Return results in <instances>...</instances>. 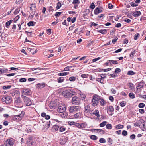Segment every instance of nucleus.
Wrapping results in <instances>:
<instances>
[{
	"label": "nucleus",
	"mask_w": 146,
	"mask_h": 146,
	"mask_svg": "<svg viewBox=\"0 0 146 146\" xmlns=\"http://www.w3.org/2000/svg\"><path fill=\"white\" fill-rule=\"evenodd\" d=\"M134 74V72L133 71H129L127 73V74L128 75H133Z\"/></svg>",
	"instance_id": "55"
},
{
	"label": "nucleus",
	"mask_w": 146,
	"mask_h": 146,
	"mask_svg": "<svg viewBox=\"0 0 146 146\" xmlns=\"http://www.w3.org/2000/svg\"><path fill=\"white\" fill-rule=\"evenodd\" d=\"M30 8L31 10H32L34 12L35 10L36 5L35 4H32L30 6Z\"/></svg>",
	"instance_id": "17"
},
{
	"label": "nucleus",
	"mask_w": 146,
	"mask_h": 146,
	"mask_svg": "<svg viewBox=\"0 0 146 146\" xmlns=\"http://www.w3.org/2000/svg\"><path fill=\"white\" fill-rule=\"evenodd\" d=\"M59 127V126L57 125H54L52 127V129L54 131H56L58 130Z\"/></svg>",
	"instance_id": "30"
},
{
	"label": "nucleus",
	"mask_w": 146,
	"mask_h": 146,
	"mask_svg": "<svg viewBox=\"0 0 146 146\" xmlns=\"http://www.w3.org/2000/svg\"><path fill=\"white\" fill-rule=\"evenodd\" d=\"M96 80L102 84H104V81L100 77L96 78Z\"/></svg>",
	"instance_id": "26"
},
{
	"label": "nucleus",
	"mask_w": 146,
	"mask_h": 146,
	"mask_svg": "<svg viewBox=\"0 0 146 146\" xmlns=\"http://www.w3.org/2000/svg\"><path fill=\"white\" fill-rule=\"evenodd\" d=\"M15 103L17 105H20L22 104V101L20 97H19L15 98Z\"/></svg>",
	"instance_id": "9"
},
{
	"label": "nucleus",
	"mask_w": 146,
	"mask_h": 146,
	"mask_svg": "<svg viewBox=\"0 0 146 146\" xmlns=\"http://www.w3.org/2000/svg\"><path fill=\"white\" fill-rule=\"evenodd\" d=\"M92 113L94 115L97 116L98 118H99L100 117L99 112L98 110H96L93 112Z\"/></svg>",
	"instance_id": "19"
},
{
	"label": "nucleus",
	"mask_w": 146,
	"mask_h": 146,
	"mask_svg": "<svg viewBox=\"0 0 146 146\" xmlns=\"http://www.w3.org/2000/svg\"><path fill=\"white\" fill-rule=\"evenodd\" d=\"M75 94V92L73 90H68L64 91L62 92V95L65 98H69Z\"/></svg>",
	"instance_id": "2"
},
{
	"label": "nucleus",
	"mask_w": 146,
	"mask_h": 146,
	"mask_svg": "<svg viewBox=\"0 0 146 146\" xmlns=\"http://www.w3.org/2000/svg\"><path fill=\"white\" fill-rule=\"evenodd\" d=\"M11 87V85H7L3 86V88L4 90L8 89H10Z\"/></svg>",
	"instance_id": "34"
},
{
	"label": "nucleus",
	"mask_w": 146,
	"mask_h": 146,
	"mask_svg": "<svg viewBox=\"0 0 146 146\" xmlns=\"http://www.w3.org/2000/svg\"><path fill=\"white\" fill-rule=\"evenodd\" d=\"M80 3L79 0H74L72 4L75 5H78Z\"/></svg>",
	"instance_id": "46"
},
{
	"label": "nucleus",
	"mask_w": 146,
	"mask_h": 146,
	"mask_svg": "<svg viewBox=\"0 0 146 146\" xmlns=\"http://www.w3.org/2000/svg\"><path fill=\"white\" fill-rule=\"evenodd\" d=\"M34 143V141L33 140V137L30 136L27 139L26 144L28 146H31Z\"/></svg>",
	"instance_id": "6"
},
{
	"label": "nucleus",
	"mask_w": 146,
	"mask_h": 146,
	"mask_svg": "<svg viewBox=\"0 0 146 146\" xmlns=\"http://www.w3.org/2000/svg\"><path fill=\"white\" fill-rule=\"evenodd\" d=\"M66 129V128L64 126H62L60 127L59 130L60 132H62L64 131Z\"/></svg>",
	"instance_id": "35"
},
{
	"label": "nucleus",
	"mask_w": 146,
	"mask_h": 146,
	"mask_svg": "<svg viewBox=\"0 0 146 146\" xmlns=\"http://www.w3.org/2000/svg\"><path fill=\"white\" fill-rule=\"evenodd\" d=\"M88 74H82L81 75V77L85 78H88Z\"/></svg>",
	"instance_id": "43"
},
{
	"label": "nucleus",
	"mask_w": 146,
	"mask_h": 146,
	"mask_svg": "<svg viewBox=\"0 0 146 146\" xmlns=\"http://www.w3.org/2000/svg\"><path fill=\"white\" fill-rule=\"evenodd\" d=\"M122 134L123 135L125 136L127 134V131L125 130H123L122 132Z\"/></svg>",
	"instance_id": "56"
},
{
	"label": "nucleus",
	"mask_w": 146,
	"mask_h": 146,
	"mask_svg": "<svg viewBox=\"0 0 146 146\" xmlns=\"http://www.w3.org/2000/svg\"><path fill=\"white\" fill-rule=\"evenodd\" d=\"M66 110V108L64 106H60L57 110L58 112L60 113H63Z\"/></svg>",
	"instance_id": "7"
},
{
	"label": "nucleus",
	"mask_w": 146,
	"mask_h": 146,
	"mask_svg": "<svg viewBox=\"0 0 146 146\" xmlns=\"http://www.w3.org/2000/svg\"><path fill=\"white\" fill-rule=\"evenodd\" d=\"M141 14V12L140 11H138L133 12L132 15L134 17H138Z\"/></svg>",
	"instance_id": "16"
},
{
	"label": "nucleus",
	"mask_w": 146,
	"mask_h": 146,
	"mask_svg": "<svg viewBox=\"0 0 146 146\" xmlns=\"http://www.w3.org/2000/svg\"><path fill=\"white\" fill-rule=\"evenodd\" d=\"M61 12H56L55 14V16H59L61 14Z\"/></svg>",
	"instance_id": "64"
},
{
	"label": "nucleus",
	"mask_w": 146,
	"mask_h": 146,
	"mask_svg": "<svg viewBox=\"0 0 146 146\" xmlns=\"http://www.w3.org/2000/svg\"><path fill=\"white\" fill-rule=\"evenodd\" d=\"M139 112L141 114H143L145 112V111L144 109H140L139 110Z\"/></svg>",
	"instance_id": "61"
},
{
	"label": "nucleus",
	"mask_w": 146,
	"mask_h": 146,
	"mask_svg": "<svg viewBox=\"0 0 146 146\" xmlns=\"http://www.w3.org/2000/svg\"><path fill=\"white\" fill-rule=\"evenodd\" d=\"M22 97L27 106H29L31 104V102L28 98L24 96L23 95H22Z\"/></svg>",
	"instance_id": "4"
},
{
	"label": "nucleus",
	"mask_w": 146,
	"mask_h": 146,
	"mask_svg": "<svg viewBox=\"0 0 146 146\" xmlns=\"http://www.w3.org/2000/svg\"><path fill=\"white\" fill-rule=\"evenodd\" d=\"M27 25L29 26H33V22L32 21H30L28 23Z\"/></svg>",
	"instance_id": "58"
},
{
	"label": "nucleus",
	"mask_w": 146,
	"mask_h": 146,
	"mask_svg": "<svg viewBox=\"0 0 146 146\" xmlns=\"http://www.w3.org/2000/svg\"><path fill=\"white\" fill-rule=\"evenodd\" d=\"M144 83L143 82H140L138 84V87L139 89L142 88L144 86Z\"/></svg>",
	"instance_id": "37"
},
{
	"label": "nucleus",
	"mask_w": 146,
	"mask_h": 146,
	"mask_svg": "<svg viewBox=\"0 0 146 146\" xmlns=\"http://www.w3.org/2000/svg\"><path fill=\"white\" fill-rule=\"evenodd\" d=\"M6 146H13V143L10 139H8L6 141Z\"/></svg>",
	"instance_id": "13"
},
{
	"label": "nucleus",
	"mask_w": 146,
	"mask_h": 146,
	"mask_svg": "<svg viewBox=\"0 0 146 146\" xmlns=\"http://www.w3.org/2000/svg\"><path fill=\"white\" fill-rule=\"evenodd\" d=\"M69 74V72H64L63 73H60L58 74V75L59 76H64L68 75Z\"/></svg>",
	"instance_id": "32"
},
{
	"label": "nucleus",
	"mask_w": 146,
	"mask_h": 146,
	"mask_svg": "<svg viewBox=\"0 0 146 146\" xmlns=\"http://www.w3.org/2000/svg\"><path fill=\"white\" fill-rule=\"evenodd\" d=\"M25 32L27 33V35L28 36H29L30 37H31V36H32V35H31L32 32H28L27 31H25Z\"/></svg>",
	"instance_id": "60"
},
{
	"label": "nucleus",
	"mask_w": 146,
	"mask_h": 146,
	"mask_svg": "<svg viewBox=\"0 0 146 146\" xmlns=\"http://www.w3.org/2000/svg\"><path fill=\"white\" fill-rule=\"evenodd\" d=\"M25 113V112L24 111H22L21 112V113L20 114L18 115H16L15 116V117H16V119H17L16 118L17 117H19L18 119L20 118L21 119L22 118L24 115Z\"/></svg>",
	"instance_id": "18"
},
{
	"label": "nucleus",
	"mask_w": 146,
	"mask_h": 146,
	"mask_svg": "<svg viewBox=\"0 0 146 146\" xmlns=\"http://www.w3.org/2000/svg\"><path fill=\"white\" fill-rule=\"evenodd\" d=\"M5 101L6 103H8L11 101V97L9 96H7L5 97Z\"/></svg>",
	"instance_id": "20"
},
{
	"label": "nucleus",
	"mask_w": 146,
	"mask_h": 146,
	"mask_svg": "<svg viewBox=\"0 0 146 146\" xmlns=\"http://www.w3.org/2000/svg\"><path fill=\"white\" fill-rule=\"evenodd\" d=\"M96 80L102 84H104V81L100 77L96 78Z\"/></svg>",
	"instance_id": "27"
},
{
	"label": "nucleus",
	"mask_w": 146,
	"mask_h": 146,
	"mask_svg": "<svg viewBox=\"0 0 146 146\" xmlns=\"http://www.w3.org/2000/svg\"><path fill=\"white\" fill-rule=\"evenodd\" d=\"M98 32L103 34H106L107 33V31L105 29L100 30Z\"/></svg>",
	"instance_id": "33"
},
{
	"label": "nucleus",
	"mask_w": 146,
	"mask_h": 146,
	"mask_svg": "<svg viewBox=\"0 0 146 146\" xmlns=\"http://www.w3.org/2000/svg\"><path fill=\"white\" fill-rule=\"evenodd\" d=\"M51 124V122L50 121H48L47 122V126L46 127L47 129H48L50 126V124Z\"/></svg>",
	"instance_id": "62"
},
{
	"label": "nucleus",
	"mask_w": 146,
	"mask_h": 146,
	"mask_svg": "<svg viewBox=\"0 0 146 146\" xmlns=\"http://www.w3.org/2000/svg\"><path fill=\"white\" fill-rule=\"evenodd\" d=\"M80 110V107L78 106H70L69 108L70 113H74L78 112Z\"/></svg>",
	"instance_id": "3"
},
{
	"label": "nucleus",
	"mask_w": 146,
	"mask_h": 146,
	"mask_svg": "<svg viewBox=\"0 0 146 146\" xmlns=\"http://www.w3.org/2000/svg\"><path fill=\"white\" fill-rule=\"evenodd\" d=\"M130 5L132 7H136L138 5L137 4H135L134 2H131L130 4Z\"/></svg>",
	"instance_id": "59"
},
{
	"label": "nucleus",
	"mask_w": 146,
	"mask_h": 146,
	"mask_svg": "<svg viewBox=\"0 0 146 146\" xmlns=\"http://www.w3.org/2000/svg\"><path fill=\"white\" fill-rule=\"evenodd\" d=\"M121 69L119 68H117L115 70V72L116 73H119L121 72Z\"/></svg>",
	"instance_id": "57"
},
{
	"label": "nucleus",
	"mask_w": 146,
	"mask_h": 146,
	"mask_svg": "<svg viewBox=\"0 0 146 146\" xmlns=\"http://www.w3.org/2000/svg\"><path fill=\"white\" fill-rule=\"evenodd\" d=\"M87 125L85 123L79 124L76 123L75 124V126L79 128L82 129L85 128L86 126Z\"/></svg>",
	"instance_id": "8"
},
{
	"label": "nucleus",
	"mask_w": 146,
	"mask_h": 146,
	"mask_svg": "<svg viewBox=\"0 0 146 146\" xmlns=\"http://www.w3.org/2000/svg\"><path fill=\"white\" fill-rule=\"evenodd\" d=\"M90 138L92 140H96L97 139V137L96 135H92L90 136Z\"/></svg>",
	"instance_id": "38"
},
{
	"label": "nucleus",
	"mask_w": 146,
	"mask_h": 146,
	"mask_svg": "<svg viewBox=\"0 0 146 146\" xmlns=\"http://www.w3.org/2000/svg\"><path fill=\"white\" fill-rule=\"evenodd\" d=\"M96 80L102 84H104V81L100 77L96 78Z\"/></svg>",
	"instance_id": "28"
},
{
	"label": "nucleus",
	"mask_w": 146,
	"mask_h": 146,
	"mask_svg": "<svg viewBox=\"0 0 146 146\" xmlns=\"http://www.w3.org/2000/svg\"><path fill=\"white\" fill-rule=\"evenodd\" d=\"M125 104L126 103L125 101H122L120 104V106L122 107L124 106Z\"/></svg>",
	"instance_id": "51"
},
{
	"label": "nucleus",
	"mask_w": 146,
	"mask_h": 146,
	"mask_svg": "<svg viewBox=\"0 0 146 146\" xmlns=\"http://www.w3.org/2000/svg\"><path fill=\"white\" fill-rule=\"evenodd\" d=\"M19 81L21 82H25L26 81V79L24 78H21L19 79Z\"/></svg>",
	"instance_id": "54"
},
{
	"label": "nucleus",
	"mask_w": 146,
	"mask_h": 146,
	"mask_svg": "<svg viewBox=\"0 0 146 146\" xmlns=\"http://www.w3.org/2000/svg\"><path fill=\"white\" fill-rule=\"evenodd\" d=\"M84 111L86 113L90 112L91 111L90 107L88 104L85 105Z\"/></svg>",
	"instance_id": "11"
},
{
	"label": "nucleus",
	"mask_w": 146,
	"mask_h": 146,
	"mask_svg": "<svg viewBox=\"0 0 146 146\" xmlns=\"http://www.w3.org/2000/svg\"><path fill=\"white\" fill-rule=\"evenodd\" d=\"M107 123L106 121H104L100 124V126L101 127H103L106 125Z\"/></svg>",
	"instance_id": "40"
},
{
	"label": "nucleus",
	"mask_w": 146,
	"mask_h": 146,
	"mask_svg": "<svg viewBox=\"0 0 146 146\" xmlns=\"http://www.w3.org/2000/svg\"><path fill=\"white\" fill-rule=\"evenodd\" d=\"M145 106V104L143 103H139L138 105V107L139 108H143Z\"/></svg>",
	"instance_id": "48"
},
{
	"label": "nucleus",
	"mask_w": 146,
	"mask_h": 146,
	"mask_svg": "<svg viewBox=\"0 0 146 146\" xmlns=\"http://www.w3.org/2000/svg\"><path fill=\"white\" fill-rule=\"evenodd\" d=\"M124 127V126L123 125H121L120 124H119L117 125L115 128L117 129H122Z\"/></svg>",
	"instance_id": "24"
},
{
	"label": "nucleus",
	"mask_w": 146,
	"mask_h": 146,
	"mask_svg": "<svg viewBox=\"0 0 146 146\" xmlns=\"http://www.w3.org/2000/svg\"><path fill=\"white\" fill-rule=\"evenodd\" d=\"M129 97L132 99H133L135 98V95L133 93H130L129 94Z\"/></svg>",
	"instance_id": "39"
},
{
	"label": "nucleus",
	"mask_w": 146,
	"mask_h": 146,
	"mask_svg": "<svg viewBox=\"0 0 146 146\" xmlns=\"http://www.w3.org/2000/svg\"><path fill=\"white\" fill-rule=\"evenodd\" d=\"M20 11V8L19 7L17 8L15 11L14 12V13L15 14H17Z\"/></svg>",
	"instance_id": "42"
},
{
	"label": "nucleus",
	"mask_w": 146,
	"mask_h": 146,
	"mask_svg": "<svg viewBox=\"0 0 146 146\" xmlns=\"http://www.w3.org/2000/svg\"><path fill=\"white\" fill-rule=\"evenodd\" d=\"M102 11L100 9L97 8L95 9L94 13L95 14L98 15Z\"/></svg>",
	"instance_id": "22"
},
{
	"label": "nucleus",
	"mask_w": 146,
	"mask_h": 146,
	"mask_svg": "<svg viewBox=\"0 0 146 146\" xmlns=\"http://www.w3.org/2000/svg\"><path fill=\"white\" fill-rule=\"evenodd\" d=\"M12 20H11L6 22L5 24V26L6 27L8 28V26H9L12 22Z\"/></svg>",
	"instance_id": "31"
},
{
	"label": "nucleus",
	"mask_w": 146,
	"mask_h": 146,
	"mask_svg": "<svg viewBox=\"0 0 146 146\" xmlns=\"http://www.w3.org/2000/svg\"><path fill=\"white\" fill-rule=\"evenodd\" d=\"M76 123L74 122V121H69L68 123V124L70 125H74L75 126V124H76Z\"/></svg>",
	"instance_id": "50"
},
{
	"label": "nucleus",
	"mask_w": 146,
	"mask_h": 146,
	"mask_svg": "<svg viewBox=\"0 0 146 146\" xmlns=\"http://www.w3.org/2000/svg\"><path fill=\"white\" fill-rule=\"evenodd\" d=\"M64 80V79L63 77H60L57 79V81L58 83H62Z\"/></svg>",
	"instance_id": "29"
},
{
	"label": "nucleus",
	"mask_w": 146,
	"mask_h": 146,
	"mask_svg": "<svg viewBox=\"0 0 146 146\" xmlns=\"http://www.w3.org/2000/svg\"><path fill=\"white\" fill-rule=\"evenodd\" d=\"M109 62H110V65L114 64H118V62L116 60H109Z\"/></svg>",
	"instance_id": "25"
},
{
	"label": "nucleus",
	"mask_w": 146,
	"mask_h": 146,
	"mask_svg": "<svg viewBox=\"0 0 146 146\" xmlns=\"http://www.w3.org/2000/svg\"><path fill=\"white\" fill-rule=\"evenodd\" d=\"M37 88H42L45 87V84L44 83H38L36 85Z\"/></svg>",
	"instance_id": "12"
},
{
	"label": "nucleus",
	"mask_w": 146,
	"mask_h": 146,
	"mask_svg": "<svg viewBox=\"0 0 146 146\" xmlns=\"http://www.w3.org/2000/svg\"><path fill=\"white\" fill-rule=\"evenodd\" d=\"M99 142L100 143H105L106 142V141L104 138H101L99 140Z\"/></svg>",
	"instance_id": "41"
},
{
	"label": "nucleus",
	"mask_w": 146,
	"mask_h": 146,
	"mask_svg": "<svg viewBox=\"0 0 146 146\" xmlns=\"http://www.w3.org/2000/svg\"><path fill=\"white\" fill-rule=\"evenodd\" d=\"M99 76L104 81V79L106 77V74H101L100 76Z\"/></svg>",
	"instance_id": "44"
},
{
	"label": "nucleus",
	"mask_w": 146,
	"mask_h": 146,
	"mask_svg": "<svg viewBox=\"0 0 146 146\" xmlns=\"http://www.w3.org/2000/svg\"><path fill=\"white\" fill-rule=\"evenodd\" d=\"M41 116L42 117H44L46 119L48 120L50 118V116L48 115H46V113H41Z\"/></svg>",
	"instance_id": "15"
},
{
	"label": "nucleus",
	"mask_w": 146,
	"mask_h": 146,
	"mask_svg": "<svg viewBox=\"0 0 146 146\" xmlns=\"http://www.w3.org/2000/svg\"><path fill=\"white\" fill-rule=\"evenodd\" d=\"M76 80V78L74 76L71 77L69 78V80L71 81H74Z\"/></svg>",
	"instance_id": "49"
},
{
	"label": "nucleus",
	"mask_w": 146,
	"mask_h": 146,
	"mask_svg": "<svg viewBox=\"0 0 146 146\" xmlns=\"http://www.w3.org/2000/svg\"><path fill=\"white\" fill-rule=\"evenodd\" d=\"M100 104L101 106H103L106 104V101L103 99L100 98Z\"/></svg>",
	"instance_id": "21"
},
{
	"label": "nucleus",
	"mask_w": 146,
	"mask_h": 146,
	"mask_svg": "<svg viewBox=\"0 0 146 146\" xmlns=\"http://www.w3.org/2000/svg\"><path fill=\"white\" fill-rule=\"evenodd\" d=\"M72 66H68L66 67H65L64 69V71H69L70 68H72Z\"/></svg>",
	"instance_id": "53"
},
{
	"label": "nucleus",
	"mask_w": 146,
	"mask_h": 146,
	"mask_svg": "<svg viewBox=\"0 0 146 146\" xmlns=\"http://www.w3.org/2000/svg\"><path fill=\"white\" fill-rule=\"evenodd\" d=\"M100 97L98 95H95L93 96L91 102L92 106L93 107L97 106L99 104Z\"/></svg>",
	"instance_id": "1"
},
{
	"label": "nucleus",
	"mask_w": 146,
	"mask_h": 146,
	"mask_svg": "<svg viewBox=\"0 0 146 146\" xmlns=\"http://www.w3.org/2000/svg\"><path fill=\"white\" fill-rule=\"evenodd\" d=\"M72 102L73 104L78 105L80 103V101L77 97L75 96L72 98Z\"/></svg>",
	"instance_id": "5"
},
{
	"label": "nucleus",
	"mask_w": 146,
	"mask_h": 146,
	"mask_svg": "<svg viewBox=\"0 0 146 146\" xmlns=\"http://www.w3.org/2000/svg\"><path fill=\"white\" fill-rule=\"evenodd\" d=\"M114 110V109L113 107L111 106H110L108 107V112L112 115V113L113 112Z\"/></svg>",
	"instance_id": "10"
},
{
	"label": "nucleus",
	"mask_w": 146,
	"mask_h": 146,
	"mask_svg": "<svg viewBox=\"0 0 146 146\" xmlns=\"http://www.w3.org/2000/svg\"><path fill=\"white\" fill-rule=\"evenodd\" d=\"M74 116V117L75 118H78L81 116V114L80 113H76L75 114H74L73 115Z\"/></svg>",
	"instance_id": "23"
},
{
	"label": "nucleus",
	"mask_w": 146,
	"mask_h": 146,
	"mask_svg": "<svg viewBox=\"0 0 146 146\" xmlns=\"http://www.w3.org/2000/svg\"><path fill=\"white\" fill-rule=\"evenodd\" d=\"M140 36V35L139 33H137L135 34L134 36V39L135 40H137V38L139 37Z\"/></svg>",
	"instance_id": "52"
},
{
	"label": "nucleus",
	"mask_w": 146,
	"mask_h": 146,
	"mask_svg": "<svg viewBox=\"0 0 146 146\" xmlns=\"http://www.w3.org/2000/svg\"><path fill=\"white\" fill-rule=\"evenodd\" d=\"M95 5L93 3H92L91 5H90V7L91 8L93 9L95 8Z\"/></svg>",
	"instance_id": "63"
},
{
	"label": "nucleus",
	"mask_w": 146,
	"mask_h": 146,
	"mask_svg": "<svg viewBox=\"0 0 146 146\" xmlns=\"http://www.w3.org/2000/svg\"><path fill=\"white\" fill-rule=\"evenodd\" d=\"M94 130L97 131V132H99L100 133L104 134V131L102 129H94Z\"/></svg>",
	"instance_id": "36"
},
{
	"label": "nucleus",
	"mask_w": 146,
	"mask_h": 146,
	"mask_svg": "<svg viewBox=\"0 0 146 146\" xmlns=\"http://www.w3.org/2000/svg\"><path fill=\"white\" fill-rule=\"evenodd\" d=\"M23 94L25 95H29L31 94V92L30 90H24L23 92Z\"/></svg>",
	"instance_id": "14"
},
{
	"label": "nucleus",
	"mask_w": 146,
	"mask_h": 146,
	"mask_svg": "<svg viewBox=\"0 0 146 146\" xmlns=\"http://www.w3.org/2000/svg\"><path fill=\"white\" fill-rule=\"evenodd\" d=\"M61 6V4L60 2H58L57 3V6L56 7V8L58 9L60 8V7Z\"/></svg>",
	"instance_id": "47"
},
{
	"label": "nucleus",
	"mask_w": 146,
	"mask_h": 146,
	"mask_svg": "<svg viewBox=\"0 0 146 146\" xmlns=\"http://www.w3.org/2000/svg\"><path fill=\"white\" fill-rule=\"evenodd\" d=\"M106 127L107 129H110L112 128V126L111 124H108L106 125Z\"/></svg>",
	"instance_id": "45"
}]
</instances>
